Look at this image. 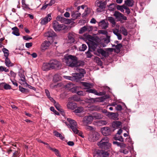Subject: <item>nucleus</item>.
Returning <instances> with one entry per match:
<instances>
[{
    "label": "nucleus",
    "instance_id": "obj_39",
    "mask_svg": "<svg viewBox=\"0 0 157 157\" xmlns=\"http://www.w3.org/2000/svg\"><path fill=\"white\" fill-rule=\"evenodd\" d=\"M73 84L70 82H69L66 84L65 86V87L67 89L69 90H71L73 87Z\"/></svg>",
    "mask_w": 157,
    "mask_h": 157
},
{
    "label": "nucleus",
    "instance_id": "obj_5",
    "mask_svg": "<svg viewBox=\"0 0 157 157\" xmlns=\"http://www.w3.org/2000/svg\"><path fill=\"white\" fill-rule=\"evenodd\" d=\"M82 84L83 86L86 87L85 89L87 90L86 91V92L89 93H93L95 95L98 96L102 95V92H98L97 91L94 89H90L91 86L90 84L83 82H82Z\"/></svg>",
    "mask_w": 157,
    "mask_h": 157
},
{
    "label": "nucleus",
    "instance_id": "obj_9",
    "mask_svg": "<svg viewBox=\"0 0 157 157\" xmlns=\"http://www.w3.org/2000/svg\"><path fill=\"white\" fill-rule=\"evenodd\" d=\"M76 36V34L72 32H70L67 35V41L70 44L74 43L75 41V38Z\"/></svg>",
    "mask_w": 157,
    "mask_h": 157
},
{
    "label": "nucleus",
    "instance_id": "obj_18",
    "mask_svg": "<svg viewBox=\"0 0 157 157\" xmlns=\"http://www.w3.org/2000/svg\"><path fill=\"white\" fill-rule=\"evenodd\" d=\"M51 43L49 41L45 40L42 44L41 49L42 50H45L50 45Z\"/></svg>",
    "mask_w": 157,
    "mask_h": 157
},
{
    "label": "nucleus",
    "instance_id": "obj_52",
    "mask_svg": "<svg viewBox=\"0 0 157 157\" xmlns=\"http://www.w3.org/2000/svg\"><path fill=\"white\" fill-rule=\"evenodd\" d=\"M78 87H73L71 90V91L73 93H77V92L78 91Z\"/></svg>",
    "mask_w": 157,
    "mask_h": 157
},
{
    "label": "nucleus",
    "instance_id": "obj_30",
    "mask_svg": "<svg viewBox=\"0 0 157 157\" xmlns=\"http://www.w3.org/2000/svg\"><path fill=\"white\" fill-rule=\"evenodd\" d=\"M107 115L113 119H116L118 116V114L114 113L108 112Z\"/></svg>",
    "mask_w": 157,
    "mask_h": 157
},
{
    "label": "nucleus",
    "instance_id": "obj_42",
    "mask_svg": "<svg viewBox=\"0 0 157 157\" xmlns=\"http://www.w3.org/2000/svg\"><path fill=\"white\" fill-rule=\"evenodd\" d=\"M2 51L4 52V56L5 57H8L9 54V52L8 50L5 48H3L2 50Z\"/></svg>",
    "mask_w": 157,
    "mask_h": 157
},
{
    "label": "nucleus",
    "instance_id": "obj_31",
    "mask_svg": "<svg viewBox=\"0 0 157 157\" xmlns=\"http://www.w3.org/2000/svg\"><path fill=\"white\" fill-rule=\"evenodd\" d=\"M107 20L112 24L113 26H114L116 25V22L115 19L112 17H108Z\"/></svg>",
    "mask_w": 157,
    "mask_h": 157
},
{
    "label": "nucleus",
    "instance_id": "obj_12",
    "mask_svg": "<svg viewBox=\"0 0 157 157\" xmlns=\"http://www.w3.org/2000/svg\"><path fill=\"white\" fill-rule=\"evenodd\" d=\"M92 116H86L84 117L82 122L84 125L90 124L93 120Z\"/></svg>",
    "mask_w": 157,
    "mask_h": 157
},
{
    "label": "nucleus",
    "instance_id": "obj_59",
    "mask_svg": "<svg viewBox=\"0 0 157 157\" xmlns=\"http://www.w3.org/2000/svg\"><path fill=\"white\" fill-rule=\"evenodd\" d=\"M117 9L118 10H120L122 12H124V10L122 6H120L119 5L117 6Z\"/></svg>",
    "mask_w": 157,
    "mask_h": 157
},
{
    "label": "nucleus",
    "instance_id": "obj_4",
    "mask_svg": "<svg viewBox=\"0 0 157 157\" xmlns=\"http://www.w3.org/2000/svg\"><path fill=\"white\" fill-rule=\"evenodd\" d=\"M99 147L102 149L107 150L111 147V144L109 142V138L107 137L103 138L98 143Z\"/></svg>",
    "mask_w": 157,
    "mask_h": 157
},
{
    "label": "nucleus",
    "instance_id": "obj_10",
    "mask_svg": "<svg viewBox=\"0 0 157 157\" xmlns=\"http://www.w3.org/2000/svg\"><path fill=\"white\" fill-rule=\"evenodd\" d=\"M51 13L48 14L47 16L44 18H41L40 19V23L42 25H44L50 21L52 19Z\"/></svg>",
    "mask_w": 157,
    "mask_h": 157
},
{
    "label": "nucleus",
    "instance_id": "obj_1",
    "mask_svg": "<svg viewBox=\"0 0 157 157\" xmlns=\"http://www.w3.org/2000/svg\"><path fill=\"white\" fill-rule=\"evenodd\" d=\"M65 62L67 65L71 67H78L84 65L82 61L78 60L77 58L71 55H67L64 56Z\"/></svg>",
    "mask_w": 157,
    "mask_h": 157
},
{
    "label": "nucleus",
    "instance_id": "obj_47",
    "mask_svg": "<svg viewBox=\"0 0 157 157\" xmlns=\"http://www.w3.org/2000/svg\"><path fill=\"white\" fill-rule=\"evenodd\" d=\"M3 71L8 72L9 71V70L5 67L2 66H0V72H2Z\"/></svg>",
    "mask_w": 157,
    "mask_h": 157
},
{
    "label": "nucleus",
    "instance_id": "obj_37",
    "mask_svg": "<svg viewBox=\"0 0 157 157\" xmlns=\"http://www.w3.org/2000/svg\"><path fill=\"white\" fill-rule=\"evenodd\" d=\"M113 144H116L118 146L120 147L121 148L124 147L125 146L124 144L116 141H113Z\"/></svg>",
    "mask_w": 157,
    "mask_h": 157
},
{
    "label": "nucleus",
    "instance_id": "obj_57",
    "mask_svg": "<svg viewBox=\"0 0 157 157\" xmlns=\"http://www.w3.org/2000/svg\"><path fill=\"white\" fill-rule=\"evenodd\" d=\"M90 101L92 103H94L96 102H98L99 101L98 99L94 98H90Z\"/></svg>",
    "mask_w": 157,
    "mask_h": 157
},
{
    "label": "nucleus",
    "instance_id": "obj_34",
    "mask_svg": "<svg viewBox=\"0 0 157 157\" xmlns=\"http://www.w3.org/2000/svg\"><path fill=\"white\" fill-rule=\"evenodd\" d=\"M61 78L60 75L59 74H56L54 75L53 79L54 81L57 82L60 80Z\"/></svg>",
    "mask_w": 157,
    "mask_h": 157
},
{
    "label": "nucleus",
    "instance_id": "obj_29",
    "mask_svg": "<svg viewBox=\"0 0 157 157\" xmlns=\"http://www.w3.org/2000/svg\"><path fill=\"white\" fill-rule=\"evenodd\" d=\"M12 30H13L12 33L13 35L18 36L20 35V33H19V30L16 27H15L12 28Z\"/></svg>",
    "mask_w": 157,
    "mask_h": 157
},
{
    "label": "nucleus",
    "instance_id": "obj_49",
    "mask_svg": "<svg viewBox=\"0 0 157 157\" xmlns=\"http://www.w3.org/2000/svg\"><path fill=\"white\" fill-rule=\"evenodd\" d=\"M87 30V28L85 26H84L80 29L79 33H82Z\"/></svg>",
    "mask_w": 157,
    "mask_h": 157
},
{
    "label": "nucleus",
    "instance_id": "obj_62",
    "mask_svg": "<svg viewBox=\"0 0 157 157\" xmlns=\"http://www.w3.org/2000/svg\"><path fill=\"white\" fill-rule=\"evenodd\" d=\"M32 43L31 42L26 43L25 44V46L26 48H29L32 46Z\"/></svg>",
    "mask_w": 157,
    "mask_h": 157
},
{
    "label": "nucleus",
    "instance_id": "obj_21",
    "mask_svg": "<svg viewBox=\"0 0 157 157\" xmlns=\"http://www.w3.org/2000/svg\"><path fill=\"white\" fill-rule=\"evenodd\" d=\"M67 106L68 109L71 110L74 109L77 107L76 104L70 102L67 103Z\"/></svg>",
    "mask_w": 157,
    "mask_h": 157
},
{
    "label": "nucleus",
    "instance_id": "obj_55",
    "mask_svg": "<svg viewBox=\"0 0 157 157\" xmlns=\"http://www.w3.org/2000/svg\"><path fill=\"white\" fill-rule=\"evenodd\" d=\"M77 94L80 96H84L85 95V93L84 92L82 91H78L77 92Z\"/></svg>",
    "mask_w": 157,
    "mask_h": 157
},
{
    "label": "nucleus",
    "instance_id": "obj_50",
    "mask_svg": "<svg viewBox=\"0 0 157 157\" xmlns=\"http://www.w3.org/2000/svg\"><path fill=\"white\" fill-rule=\"evenodd\" d=\"M115 139L117 140H118L121 142H123L124 141L123 139L121 136H115Z\"/></svg>",
    "mask_w": 157,
    "mask_h": 157
},
{
    "label": "nucleus",
    "instance_id": "obj_38",
    "mask_svg": "<svg viewBox=\"0 0 157 157\" xmlns=\"http://www.w3.org/2000/svg\"><path fill=\"white\" fill-rule=\"evenodd\" d=\"M87 47L86 44H82L79 48V50L80 51H84L87 48Z\"/></svg>",
    "mask_w": 157,
    "mask_h": 157
},
{
    "label": "nucleus",
    "instance_id": "obj_23",
    "mask_svg": "<svg viewBox=\"0 0 157 157\" xmlns=\"http://www.w3.org/2000/svg\"><path fill=\"white\" fill-rule=\"evenodd\" d=\"M42 69L44 71H48L52 69L49 63H44L42 67Z\"/></svg>",
    "mask_w": 157,
    "mask_h": 157
},
{
    "label": "nucleus",
    "instance_id": "obj_13",
    "mask_svg": "<svg viewBox=\"0 0 157 157\" xmlns=\"http://www.w3.org/2000/svg\"><path fill=\"white\" fill-rule=\"evenodd\" d=\"M101 131L102 134L105 136H107L110 135L111 131L110 128L108 127L102 128L101 129Z\"/></svg>",
    "mask_w": 157,
    "mask_h": 157
},
{
    "label": "nucleus",
    "instance_id": "obj_44",
    "mask_svg": "<svg viewBox=\"0 0 157 157\" xmlns=\"http://www.w3.org/2000/svg\"><path fill=\"white\" fill-rule=\"evenodd\" d=\"M112 47H115L116 49L118 50L119 51H120V49L122 47V45L121 44H119L117 45L114 44H112Z\"/></svg>",
    "mask_w": 157,
    "mask_h": 157
},
{
    "label": "nucleus",
    "instance_id": "obj_7",
    "mask_svg": "<svg viewBox=\"0 0 157 157\" xmlns=\"http://www.w3.org/2000/svg\"><path fill=\"white\" fill-rule=\"evenodd\" d=\"M113 16L115 17L117 21H121L122 20H126L127 18L124 16L122 14L119 12L115 11L113 14Z\"/></svg>",
    "mask_w": 157,
    "mask_h": 157
},
{
    "label": "nucleus",
    "instance_id": "obj_58",
    "mask_svg": "<svg viewBox=\"0 0 157 157\" xmlns=\"http://www.w3.org/2000/svg\"><path fill=\"white\" fill-rule=\"evenodd\" d=\"M116 109L117 110L120 111L122 109V107L120 105H118L116 107Z\"/></svg>",
    "mask_w": 157,
    "mask_h": 157
},
{
    "label": "nucleus",
    "instance_id": "obj_46",
    "mask_svg": "<svg viewBox=\"0 0 157 157\" xmlns=\"http://www.w3.org/2000/svg\"><path fill=\"white\" fill-rule=\"evenodd\" d=\"M91 51L89 49L86 52V57L87 58H90L92 56V54L91 53Z\"/></svg>",
    "mask_w": 157,
    "mask_h": 157
},
{
    "label": "nucleus",
    "instance_id": "obj_51",
    "mask_svg": "<svg viewBox=\"0 0 157 157\" xmlns=\"http://www.w3.org/2000/svg\"><path fill=\"white\" fill-rule=\"evenodd\" d=\"M104 41L105 43L106 44L109 43L110 41V36H107L104 39Z\"/></svg>",
    "mask_w": 157,
    "mask_h": 157
},
{
    "label": "nucleus",
    "instance_id": "obj_3",
    "mask_svg": "<svg viewBox=\"0 0 157 157\" xmlns=\"http://www.w3.org/2000/svg\"><path fill=\"white\" fill-rule=\"evenodd\" d=\"M67 120L69 123L68 125L74 133L78 134L80 136L83 137L82 132L77 129L78 127L77 122L75 120L70 118H67Z\"/></svg>",
    "mask_w": 157,
    "mask_h": 157
},
{
    "label": "nucleus",
    "instance_id": "obj_24",
    "mask_svg": "<svg viewBox=\"0 0 157 157\" xmlns=\"http://www.w3.org/2000/svg\"><path fill=\"white\" fill-rule=\"evenodd\" d=\"M93 119H102L103 116L102 114H100L98 113H94L93 115L92 116Z\"/></svg>",
    "mask_w": 157,
    "mask_h": 157
},
{
    "label": "nucleus",
    "instance_id": "obj_43",
    "mask_svg": "<svg viewBox=\"0 0 157 157\" xmlns=\"http://www.w3.org/2000/svg\"><path fill=\"white\" fill-rule=\"evenodd\" d=\"M19 90L23 93L29 92V91L28 89L24 88L20 86H19Z\"/></svg>",
    "mask_w": 157,
    "mask_h": 157
},
{
    "label": "nucleus",
    "instance_id": "obj_6",
    "mask_svg": "<svg viewBox=\"0 0 157 157\" xmlns=\"http://www.w3.org/2000/svg\"><path fill=\"white\" fill-rule=\"evenodd\" d=\"M99 136V134L98 132L91 131L89 134L88 139L90 142H94L98 139Z\"/></svg>",
    "mask_w": 157,
    "mask_h": 157
},
{
    "label": "nucleus",
    "instance_id": "obj_16",
    "mask_svg": "<svg viewBox=\"0 0 157 157\" xmlns=\"http://www.w3.org/2000/svg\"><path fill=\"white\" fill-rule=\"evenodd\" d=\"M90 47L94 52L99 47L98 44L94 41H91L90 43Z\"/></svg>",
    "mask_w": 157,
    "mask_h": 157
},
{
    "label": "nucleus",
    "instance_id": "obj_14",
    "mask_svg": "<svg viewBox=\"0 0 157 157\" xmlns=\"http://www.w3.org/2000/svg\"><path fill=\"white\" fill-rule=\"evenodd\" d=\"M96 6L101 10L105 8L106 3L104 1H96L95 2Z\"/></svg>",
    "mask_w": 157,
    "mask_h": 157
},
{
    "label": "nucleus",
    "instance_id": "obj_19",
    "mask_svg": "<svg viewBox=\"0 0 157 157\" xmlns=\"http://www.w3.org/2000/svg\"><path fill=\"white\" fill-rule=\"evenodd\" d=\"M98 25L101 29H105L108 27V24L103 20L99 22Z\"/></svg>",
    "mask_w": 157,
    "mask_h": 157
},
{
    "label": "nucleus",
    "instance_id": "obj_17",
    "mask_svg": "<svg viewBox=\"0 0 157 157\" xmlns=\"http://www.w3.org/2000/svg\"><path fill=\"white\" fill-rule=\"evenodd\" d=\"M97 153L99 156L103 157H108L109 156V153L108 151L103 150H98Z\"/></svg>",
    "mask_w": 157,
    "mask_h": 157
},
{
    "label": "nucleus",
    "instance_id": "obj_11",
    "mask_svg": "<svg viewBox=\"0 0 157 157\" xmlns=\"http://www.w3.org/2000/svg\"><path fill=\"white\" fill-rule=\"evenodd\" d=\"M52 69L57 68L59 67L60 63L56 60H51L49 62Z\"/></svg>",
    "mask_w": 157,
    "mask_h": 157
},
{
    "label": "nucleus",
    "instance_id": "obj_35",
    "mask_svg": "<svg viewBox=\"0 0 157 157\" xmlns=\"http://www.w3.org/2000/svg\"><path fill=\"white\" fill-rule=\"evenodd\" d=\"M120 30L122 32V33L124 36L128 35V32L126 29L123 26L121 27L120 28Z\"/></svg>",
    "mask_w": 157,
    "mask_h": 157
},
{
    "label": "nucleus",
    "instance_id": "obj_53",
    "mask_svg": "<svg viewBox=\"0 0 157 157\" xmlns=\"http://www.w3.org/2000/svg\"><path fill=\"white\" fill-rule=\"evenodd\" d=\"M72 99L74 101H79L80 99V98L78 97L77 96L74 95L72 97Z\"/></svg>",
    "mask_w": 157,
    "mask_h": 157
},
{
    "label": "nucleus",
    "instance_id": "obj_20",
    "mask_svg": "<svg viewBox=\"0 0 157 157\" xmlns=\"http://www.w3.org/2000/svg\"><path fill=\"white\" fill-rule=\"evenodd\" d=\"M53 104L57 109L61 112L62 114L63 115L65 114L64 112L59 103L58 102H56Z\"/></svg>",
    "mask_w": 157,
    "mask_h": 157
},
{
    "label": "nucleus",
    "instance_id": "obj_36",
    "mask_svg": "<svg viewBox=\"0 0 157 157\" xmlns=\"http://www.w3.org/2000/svg\"><path fill=\"white\" fill-rule=\"evenodd\" d=\"M83 110V108L81 107H78L74 111V112L76 113H79L82 112Z\"/></svg>",
    "mask_w": 157,
    "mask_h": 157
},
{
    "label": "nucleus",
    "instance_id": "obj_25",
    "mask_svg": "<svg viewBox=\"0 0 157 157\" xmlns=\"http://www.w3.org/2000/svg\"><path fill=\"white\" fill-rule=\"evenodd\" d=\"M113 33L117 36L119 40H121L122 39L121 35L119 33L118 29H115L113 30Z\"/></svg>",
    "mask_w": 157,
    "mask_h": 157
},
{
    "label": "nucleus",
    "instance_id": "obj_32",
    "mask_svg": "<svg viewBox=\"0 0 157 157\" xmlns=\"http://www.w3.org/2000/svg\"><path fill=\"white\" fill-rule=\"evenodd\" d=\"M0 86H3L5 90H10L11 89V86L8 84L2 83L0 84Z\"/></svg>",
    "mask_w": 157,
    "mask_h": 157
},
{
    "label": "nucleus",
    "instance_id": "obj_8",
    "mask_svg": "<svg viewBox=\"0 0 157 157\" xmlns=\"http://www.w3.org/2000/svg\"><path fill=\"white\" fill-rule=\"evenodd\" d=\"M53 27L56 31H59L64 29L65 25L59 24L57 21H55L53 23Z\"/></svg>",
    "mask_w": 157,
    "mask_h": 157
},
{
    "label": "nucleus",
    "instance_id": "obj_60",
    "mask_svg": "<svg viewBox=\"0 0 157 157\" xmlns=\"http://www.w3.org/2000/svg\"><path fill=\"white\" fill-rule=\"evenodd\" d=\"M120 152L121 153H124V154H126L128 153V150L126 149H121L120 150Z\"/></svg>",
    "mask_w": 157,
    "mask_h": 157
},
{
    "label": "nucleus",
    "instance_id": "obj_63",
    "mask_svg": "<svg viewBox=\"0 0 157 157\" xmlns=\"http://www.w3.org/2000/svg\"><path fill=\"white\" fill-rule=\"evenodd\" d=\"M10 75L11 77L15 78L16 76V74L13 71H11L10 72Z\"/></svg>",
    "mask_w": 157,
    "mask_h": 157
},
{
    "label": "nucleus",
    "instance_id": "obj_40",
    "mask_svg": "<svg viewBox=\"0 0 157 157\" xmlns=\"http://www.w3.org/2000/svg\"><path fill=\"white\" fill-rule=\"evenodd\" d=\"M115 5L113 3L110 4L108 6L109 10L111 11H113L115 9Z\"/></svg>",
    "mask_w": 157,
    "mask_h": 157
},
{
    "label": "nucleus",
    "instance_id": "obj_54",
    "mask_svg": "<svg viewBox=\"0 0 157 157\" xmlns=\"http://www.w3.org/2000/svg\"><path fill=\"white\" fill-rule=\"evenodd\" d=\"M98 123L102 125H105L107 123V122L105 121L100 120L99 121Z\"/></svg>",
    "mask_w": 157,
    "mask_h": 157
},
{
    "label": "nucleus",
    "instance_id": "obj_26",
    "mask_svg": "<svg viewBox=\"0 0 157 157\" xmlns=\"http://www.w3.org/2000/svg\"><path fill=\"white\" fill-rule=\"evenodd\" d=\"M56 19L57 20L61 21L62 23L67 24L68 22V21L69 20L68 19H67L64 18V17H61L60 16H58Z\"/></svg>",
    "mask_w": 157,
    "mask_h": 157
},
{
    "label": "nucleus",
    "instance_id": "obj_15",
    "mask_svg": "<svg viewBox=\"0 0 157 157\" xmlns=\"http://www.w3.org/2000/svg\"><path fill=\"white\" fill-rule=\"evenodd\" d=\"M94 53L98 56L101 54L104 57H106L107 55L106 52L102 49L99 48V47L96 50V51L94 52Z\"/></svg>",
    "mask_w": 157,
    "mask_h": 157
},
{
    "label": "nucleus",
    "instance_id": "obj_41",
    "mask_svg": "<svg viewBox=\"0 0 157 157\" xmlns=\"http://www.w3.org/2000/svg\"><path fill=\"white\" fill-rule=\"evenodd\" d=\"M94 60L98 65L101 66L102 65V62L99 57H95Z\"/></svg>",
    "mask_w": 157,
    "mask_h": 157
},
{
    "label": "nucleus",
    "instance_id": "obj_48",
    "mask_svg": "<svg viewBox=\"0 0 157 157\" xmlns=\"http://www.w3.org/2000/svg\"><path fill=\"white\" fill-rule=\"evenodd\" d=\"M50 110L53 111L55 114L57 115H59V113H58L57 111L53 107H51L50 108Z\"/></svg>",
    "mask_w": 157,
    "mask_h": 157
},
{
    "label": "nucleus",
    "instance_id": "obj_28",
    "mask_svg": "<svg viewBox=\"0 0 157 157\" xmlns=\"http://www.w3.org/2000/svg\"><path fill=\"white\" fill-rule=\"evenodd\" d=\"M122 124L121 122L119 121H115L112 123L113 127L115 128H119Z\"/></svg>",
    "mask_w": 157,
    "mask_h": 157
},
{
    "label": "nucleus",
    "instance_id": "obj_22",
    "mask_svg": "<svg viewBox=\"0 0 157 157\" xmlns=\"http://www.w3.org/2000/svg\"><path fill=\"white\" fill-rule=\"evenodd\" d=\"M5 63L6 65L8 67H12L14 65V64L11 62L8 57H6Z\"/></svg>",
    "mask_w": 157,
    "mask_h": 157
},
{
    "label": "nucleus",
    "instance_id": "obj_64",
    "mask_svg": "<svg viewBox=\"0 0 157 157\" xmlns=\"http://www.w3.org/2000/svg\"><path fill=\"white\" fill-rule=\"evenodd\" d=\"M47 147L49 149H50V150H52V151H53V152H55V151H56V150H57V149H56V148H52L48 144V145H47Z\"/></svg>",
    "mask_w": 157,
    "mask_h": 157
},
{
    "label": "nucleus",
    "instance_id": "obj_27",
    "mask_svg": "<svg viewBox=\"0 0 157 157\" xmlns=\"http://www.w3.org/2000/svg\"><path fill=\"white\" fill-rule=\"evenodd\" d=\"M44 36L48 37H53L56 36V35L55 33L53 31L51 30L45 33Z\"/></svg>",
    "mask_w": 157,
    "mask_h": 157
},
{
    "label": "nucleus",
    "instance_id": "obj_45",
    "mask_svg": "<svg viewBox=\"0 0 157 157\" xmlns=\"http://www.w3.org/2000/svg\"><path fill=\"white\" fill-rule=\"evenodd\" d=\"M19 82L20 84H27V83L26 82V80L25 78V77L21 78L20 79H19Z\"/></svg>",
    "mask_w": 157,
    "mask_h": 157
},
{
    "label": "nucleus",
    "instance_id": "obj_61",
    "mask_svg": "<svg viewBox=\"0 0 157 157\" xmlns=\"http://www.w3.org/2000/svg\"><path fill=\"white\" fill-rule=\"evenodd\" d=\"M23 39L24 40H30L32 39L31 37H30L28 36H23Z\"/></svg>",
    "mask_w": 157,
    "mask_h": 157
},
{
    "label": "nucleus",
    "instance_id": "obj_33",
    "mask_svg": "<svg viewBox=\"0 0 157 157\" xmlns=\"http://www.w3.org/2000/svg\"><path fill=\"white\" fill-rule=\"evenodd\" d=\"M124 4L129 6H132L133 5V0H126L124 1Z\"/></svg>",
    "mask_w": 157,
    "mask_h": 157
},
{
    "label": "nucleus",
    "instance_id": "obj_56",
    "mask_svg": "<svg viewBox=\"0 0 157 157\" xmlns=\"http://www.w3.org/2000/svg\"><path fill=\"white\" fill-rule=\"evenodd\" d=\"M98 33L99 34H101L104 35H106L107 33V32L106 31L103 30H99L98 31Z\"/></svg>",
    "mask_w": 157,
    "mask_h": 157
},
{
    "label": "nucleus",
    "instance_id": "obj_2",
    "mask_svg": "<svg viewBox=\"0 0 157 157\" xmlns=\"http://www.w3.org/2000/svg\"><path fill=\"white\" fill-rule=\"evenodd\" d=\"M77 70L78 73H72V76H64L63 77L65 79L76 82L80 80L86 74V72L84 69L80 68H77Z\"/></svg>",
    "mask_w": 157,
    "mask_h": 157
}]
</instances>
